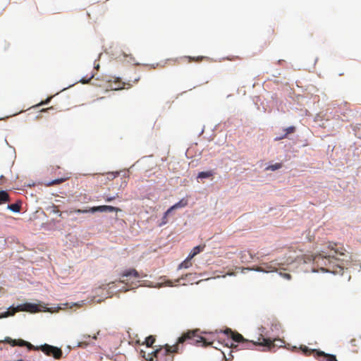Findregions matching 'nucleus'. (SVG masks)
Returning <instances> with one entry per match:
<instances>
[{
    "label": "nucleus",
    "mask_w": 361,
    "mask_h": 361,
    "mask_svg": "<svg viewBox=\"0 0 361 361\" xmlns=\"http://www.w3.org/2000/svg\"><path fill=\"white\" fill-rule=\"evenodd\" d=\"M83 343H85V345H87V343H85V342H80L79 344H78V346H83Z\"/></svg>",
    "instance_id": "nucleus-32"
},
{
    "label": "nucleus",
    "mask_w": 361,
    "mask_h": 361,
    "mask_svg": "<svg viewBox=\"0 0 361 361\" xmlns=\"http://www.w3.org/2000/svg\"><path fill=\"white\" fill-rule=\"evenodd\" d=\"M10 202L8 193L5 190L0 191V205Z\"/></svg>",
    "instance_id": "nucleus-13"
},
{
    "label": "nucleus",
    "mask_w": 361,
    "mask_h": 361,
    "mask_svg": "<svg viewBox=\"0 0 361 361\" xmlns=\"http://www.w3.org/2000/svg\"><path fill=\"white\" fill-rule=\"evenodd\" d=\"M140 80V77L135 78L133 80H128V82H122L121 78H115L114 80L109 81V87L114 90H122L125 88V86L127 85V88H130L133 85L130 83L133 82V83L135 84Z\"/></svg>",
    "instance_id": "nucleus-5"
},
{
    "label": "nucleus",
    "mask_w": 361,
    "mask_h": 361,
    "mask_svg": "<svg viewBox=\"0 0 361 361\" xmlns=\"http://www.w3.org/2000/svg\"><path fill=\"white\" fill-rule=\"evenodd\" d=\"M50 100H51V97H49L44 102H42L40 104H39L38 106L43 105V104H48Z\"/></svg>",
    "instance_id": "nucleus-29"
},
{
    "label": "nucleus",
    "mask_w": 361,
    "mask_h": 361,
    "mask_svg": "<svg viewBox=\"0 0 361 361\" xmlns=\"http://www.w3.org/2000/svg\"><path fill=\"white\" fill-rule=\"evenodd\" d=\"M214 176L213 171H201L197 175V178H209Z\"/></svg>",
    "instance_id": "nucleus-15"
},
{
    "label": "nucleus",
    "mask_w": 361,
    "mask_h": 361,
    "mask_svg": "<svg viewBox=\"0 0 361 361\" xmlns=\"http://www.w3.org/2000/svg\"><path fill=\"white\" fill-rule=\"evenodd\" d=\"M280 274L285 279H288V280H290L291 279V276L290 274H288V273H280Z\"/></svg>",
    "instance_id": "nucleus-28"
},
{
    "label": "nucleus",
    "mask_w": 361,
    "mask_h": 361,
    "mask_svg": "<svg viewBox=\"0 0 361 361\" xmlns=\"http://www.w3.org/2000/svg\"><path fill=\"white\" fill-rule=\"evenodd\" d=\"M282 167V164L276 163L275 164L270 165L267 167V170L275 171Z\"/></svg>",
    "instance_id": "nucleus-20"
},
{
    "label": "nucleus",
    "mask_w": 361,
    "mask_h": 361,
    "mask_svg": "<svg viewBox=\"0 0 361 361\" xmlns=\"http://www.w3.org/2000/svg\"><path fill=\"white\" fill-rule=\"evenodd\" d=\"M355 342H356V340H355V338H353V339H352V340L350 341L351 344H352L353 345H354V346H355V345H356Z\"/></svg>",
    "instance_id": "nucleus-31"
},
{
    "label": "nucleus",
    "mask_w": 361,
    "mask_h": 361,
    "mask_svg": "<svg viewBox=\"0 0 361 361\" xmlns=\"http://www.w3.org/2000/svg\"><path fill=\"white\" fill-rule=\"evenodd\" d=\"M4 342L11 345L12 346H16V345L24 346L26 344L25 341L21 340V339L15 340V339H12L10 337H6L4 340Z\"/></svg>",
    "instance_id": "nucleus-12"
},
{
    "label": "nucleus",
    "mask_w": 361,
    "mask_h": 361,
    "mask_svg": "<svg viewBox=\"0 0 361 361\" xmlns=\"http://www.w3.org/2000/svg\"><path fill=\"white\" fill-rule=\"evenodd\" d=\"M224 334L232 339L233 341L235 343H241L245 342L247 340L243 338V336L238 332L233 331L231 329H226L224 331Z\"/></svg>",
    "instance_id": "nucleus-9"
},
{
    "label": "nucleus",
    "mask_w": 361,
    "mask_h": 361,
    "mask_svg": "<svg viewBox=\"0 0 361 361\" xmlns=\"http://www.w3.org/2000/svg\"><path fill=\"white\" fill-rule=\"evenodd\" d=\"M53 109L52 107H50V108H49V109H42V111H47V110H49V109Z\"/></svg>",
    "instance_id": "nucleus-33"
},
{
    "label": "nucleus",
    "mask_w": 361,
    "mask_h": 361,
    "mask_svg": "<svg viewBox=\"0 0 361 361\" xmlns=\"http://www.w3.org/2000/svg\"><path fill=\"white\" fill-rule=\"evenodd\" d=\"M74 212L78 213V214H84V213L91 212V207L89 209H75L74 211Z\"/></svg>",
    "instance_id": "nucleus-25"
},
{
    "label": "nucleus",
    "mask_w": 361,
    "mask_h": 361,
    "mask_svg": "<svg viewBox=\"0 0 361 361\" xmlns=\"http://www.w3.org/2000/svg\"><path fill=\"white\" fill-rule=\"evenodd\" d=\"M155 341L156 338L154 336H149L145 338V341L142 344H145L147 348H149L153 345V344L155 343Z\"/></svg>",
    "instance_id": "nucleus-17"
},
{
    "label": "nucleus",
    "mask_w": 361,
    "mask_h": 361,
    "mask_svg": "<svg viewBox=\"0 0 361 361\" xmlns=\"http://www.w3.org/2000/svg\"><path fill=\"white\" fill-rule=\"evenodd\" d=\"M171 213H168V209H167L166 212L164 213L163 217L161 218V221L159 224V226H162L165 225L166 224H167V222H168V216Z\"/></svg>",
    "instance_id": "nucleus-21"
},
{
    "label": "nucleus",
    "mask_w": 361,
    "mask_h": 361,
    "mask_svg": "<svg viewBox=\"0 0 361 361\" xmlns=\"http://www.w3.org/2000/svg\"><path fill=\"white\" fill-rule=\"evenodd\" d=\"M19 311H25L30 312H37L39 311L38 306L33 303L26 302L22 305H18L16 307H13L11 310H8V311L3 313L0 317H7L9 316H13L16 312Z\"/></svg>",
    "instance_id": "nucleus-4"
},
{
    "label": "nucleus",
    "mask_w": 361,
    "mask_h": 361,
    "mask_svg": "<svg viewBox=\"0 0 361 361\" xmlns=\"http://www.w3.org/2000/svg\"><path fill=\"white\" fill-rule=\"evenodd\" d=\"M121 282L127 284L128 278H134L135 279H139L140 278H142L145 276V275L142 276L135 269H128L123 271L121 274Z\"/></svg>",
    "instance_id": "nucleus-8"
},
{
    "label": "nucleus",
    "mask_w": 361,
    "mask_h": 361,
    "mask_svg": "<svg viewBox=\"0 0 361 361\" xmlns=\"http://www.w3.org/2000/svg\"><path fill=\"white\" fill-rule=\"evenodd\" d=\"M121 210L118 208L113 206H109V205H102V206H97L91 207V212L94 213L96 212H121Z\"/></svg>",
    "instance_id": "nucleus-10"
},
{
    "label": "nucleus",
    "mask_w": 361,
    "mask_h": 361,
    "mask_svg": "<svg viewBox=\"0 0 361 361\" xmlns=\"http://www.w3.org/2000/svg\"><path fill=\"white\" fill-rule=\"evenodd\" d=\"M283 130L286 132V133L283 136L277 138V140L283 139L286 137L288 134L293 133L295 130V128L294 126H290L285 128Z\"/></svg>",
    "instance_id": "nucleus-18"
},
{
    "label": "nucleus",
    "mask_w": 361,
    "mask_h": 361,
    "mask_svg": "<svg viewBox=\"0 0 361 361\" xmlns=\"http://www.w3.org/2000/svg\"><path fill=\"white\" fill-rule=\"evenodd\" d=\"M192 258H190V256L188 255V257L180 264L178 269H187L192 266L191 259Z\"/></svg>",
    "instance_id": "nucleus-16"
},
{
    "label": "nucleus",
    "mask_w": 361,
    "mask_h": 361,
    "mask_svg": "<svg viewBox=\"0 0 361 361\" xmlns=\"http://www.w3.org/2000/svg\"><path fill=\"white\" fill-rule=\"evenodd\" d=\"M118 175V173H107L106 176L108 180H113Z\"/></svg>",
    "instance_id": "nucleus-24"
},
{
    "label": "nucleus",
    "mask_w": 361,
    "mask_h": 361,
    "mask_svg": "<svg viewBox=\"0 0 361 361\" xmlns=\"http://www.w3.org/2000/svg\"><path fill=\"white\" fill-rule=\"evenodd\" d=\"M8 208L14 212H19L20 210V204L18 203L11 204L8 206Z\"/></svg>",
    "instance_id": "nucleus-19"
},
{
    "label": "nucleus",
    "mask_w": 361,
    "mask_h": 361,
    "mask_svg": "<svg viewBox=\"0 0 361 361\" xmlns=\"http://www.w3.org/2000/svg\"><path fill=\"white\" fill-rule=\"evenodd\" d=\"M329 252H322L313 258V262L326 272L338 273L348 262V252L341 244L330 243Z\"/></svg>",
    "instance_id": "nucleus-2"
},
{
    "label": "nucleus",
    "mask_w": 361,
    "mask_h": 361,
    "mask_svg": "<svg viewBox=\"0 0 361 361\" xmlns=\"http://www.w3.org/2000/svg\"><path fill=\"white\" fill-rule=\"evenodd\" d=\"M250 343H252L253 345H260L266 348L268 350H274L275 347H282L285 343L284 341L279 338H274V340H271L270 338H266L262 335H261L257 341H251L250 340Z\"/></svg>",
    "instance_id": "nucleus-3"
},
{
    "label": "nucleus",
    "mask_w": 361,
    "mask_h": 361,
    "mask_svg": "<svg viewBox=\"0 0 361 361\" xmlns=\"http://www.w3.org/2000/svg\"><path fill=\"white\" fill-rule=\"evenodd\" d=\"M188 59V62H200L203 60L204 58V56H197V57H191V56H187L186 57Z\"/></svg>",
    "instance_id": "nucleus-23"
},
{
    "label": "nucleus",
    "mask_w": 361,
    "mask_h": 361,
    "mask_svg": "<svg viewBox=\"0 0 361 361\" xmlns=\"http://www.w3.org/2000/svg\"><path fill=\"white\" fill-rule=\"evenodd\" d=\"M197 330L189 331L183 334L178 338L177 343L175 345H169L166 344L159 346L155 350L151 353H146V351L141 350L140 355L147 361H173V353H178L179 345L185 342L191 345L202 344V346H209L212 344V342L208 341L204 337L197 335Z\"/></svg>",
    "instance_id": "nucleus-1"
},
{
    "label": "nucleus",
    "mask_w": 361,
    "mask_h": 361,
    "mask_svg": "<svg viewBox=\"0 0 361 361\" xmlns=\"http://www.w3.org/2000/svg\"><path fill=\"white\" fill-rule=\"evenodd\" d=\"M205 245H197L195 247L190 253L189 254L190 258H193L195 256H196L197 254H199L200 252L203 251Z\"/></svg>",
    "instance_id": "nucleus-14"
},
{
    "label": "nucleus",
    "mask_w": 361,
    "mask_h": 361,
    "mask_svg": "<svg viewBox=\"0 0 361 361\" xmlns=\"http://www.w3.org/2000/svg\"><path fill=\"white\" fill-rule=\"evenodd\" d=\"M40 350L47 355L52 356L55 359H60L63 355L61 348L48 344L41 345Z\"/></svg>",
    "instance_id": "nucleus-6"
},
{
    "label": "nucleus",
    "mask_w": 361,
    "mask_h": 361,
    "mask_svg": "<svg viewBox=\"0 0 361 361\" xmlns=\"http://www.w3.org/2000/svg\"><path fill=\"white\" fill-rule=\"evenodd\" d=\"M302 351L305 355H310L311 354H314V357H324V361H338L336 358V356L334 355H330L325 353L323 351L317 350H310L307 347L305 346L302 348Z\"/></svg>",
    "instance_id": "nucleus-7"
},
{
    "label": "nucleus",
    "mask_w": 361,
    "mask_h": 361,
    "mask_svg": "<svg viewBox=\"0 0 361 361\" xmlns=\"http://www.w3.org/2000/svg\"><path fill=\"white\" fill-rule=\"evenodd\" d=\"M188 202L187 199L183 198L178 202L176 203L170 208L168 209V213H171L173 210L179 208L185 207L188 205Z\"/></svg>",
    "instance_id": "nucleus-11"
},
{
    "label": "nucleus",
    "mask_w": 361,
    "mask_h": 361,
    "mask_svg": "<svg viewBox=\"0 0 361 361\" xmlns=\"http://www.w3.org/2000/svg\"><path fill=\"white\" fill-rule=\"evenodd\" d=\"M94 77V74H92L88 79L82 78L80 80V82L83 84L88 83L89 81Z\"/></svg>",
    "instance_id": "nucleus-27"
},
{
    "label": "nucleus",
    "mask_w": 361,
    "mask_h": 361,
    "mask_svg": "<svg viewBox=\"0 0 361 361\" xmlns=\"http://www.w3.org/2000/svg\"><path fill=\"white\" fill-rule=\"evenodd\" d=\"M115 199H116V196H112V197H108L105 200H106V202H109L113 201Z\"/></svg>",
    "instance_id": "nucleus-30"
},
{
    "label": "nucleus",
    "mask_w": 361,
    "mask_h": 361,
    "mask_svg": "<svg viewBox=\"0 0 361 361\" xmlns=\"http://www.w3.org/2000/svg\"><path fill=\"white\" fill-rule=\"evenodd\" d=\"M24 346H27L29 349H35V350L40 349V347L35 348L34 345H32L31 343H30L27 341H26V344Z\"/></svg>",
    "instance_id": "nucleus-26"
},
{
    "label": "nucleus",
    "mask_w": 361,
    "mask_h": 361,
    "mask_svg": "<svg viewBox=\"0 0 361 361\" xmlns=\"http://www.w3.org/2000/svg\"><path fill=\"white\" fill-rule=\"evenodd\" d=\"M66 178H58V179H55L49 183H48L47 184V186H51V185H58V184H60L61 183H63V181H65Z\"/></svg>",
    "instance_id": "nucleus-22"
}]
</instances>
